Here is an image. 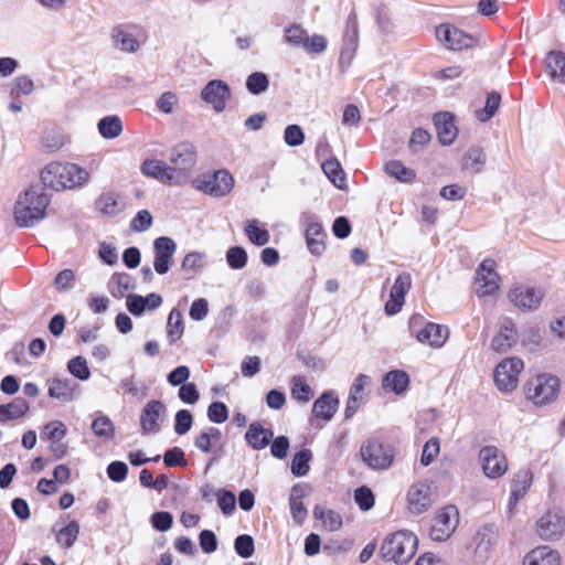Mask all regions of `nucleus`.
I'll use <instances>...</instances> for the list:
<instances>
[{
    "label": "nucleus",
    "instance_id": "f8f14e48",
    "mask_svg": "<svg viewBox=\"0 0 565 565\" xmlns=\"http://www.w3.org/2000/svg\"><path fill=\"white\" fill-rule=\"evenodd\" d=\"M170 167L174 168L177 180L181 172L189 171L196 162L195 147L189 141H182L170 150Z\"/></svg>",
    "mask_w": 565,
    "mask_h": 565
},
{
    "label": "nucleus",
    "instance_id": "9b49d317",
    "mask_svg": "<svg viewBox=\"0 0 565 565\" xmlns=\"http://www.w3.org/2000/svg\"><path fill=\"white\" fill-rule=\"evenodd\" d=\"M437 39L450 50H463L473 47L477 40L449 24H440L436 29Z\"/></svg>",
    "mask_w": 565,
    "mask_h": 565
},
{
    "label": "nucleus",
    "instance_id": "680f3d73",
    "mask_svg": "<svg viewBox=\"0 0 565 565\" xmlns=\"http://www.w3.org/2000/svg\"><path fill=\"white\" fill-rule=\"evenodd\" d=\"M207 417L215 424H222L228 418L227 406L223 402H213L207 408Z\"/></svg>",
    "mask_w": 565,
    "mask_h": 565
},
{
    "label": "nucleus",
    "instance_id": "49530a36",
    "mask_svg": "<svg viewBox=\"0 0 565 565\" xmlns=\"http://www.w3.org/2000/svg\"><path fill=\"white\" fill-rule=\"evenodd\" d=\"M312 459L310 449H302L298 451L291 461V472L296 477H303L309 472V461Z\"/></svg>",
    "mask_w": 565,
    "mask_h": 565
},
{
    "label": "nucleus",
    "instance_id": "0eeeda50",
    "mask_svg": "<svg viewBox=\"0 0 565 565\" xmlns=\"http://www.w3.org/2000/svg\"><path fill=\"white\" fill-rule=\"evenodd\" d=\"M459 522V513L455 505H448L437 512L433 520L430 537L444 542L454 533Z\"/></svg>",
    "mask_w": 565,
    "mask_h": 565
},
{
    "label": "nucleus",
    "instance_id": "4d7b16f0",
    "mask_svg": "<svg viewBox=\"0 0 565 565\" xmlns=\"http://www.w3.org/2000/svg\"><path fill=\"white\" fill-rule=\"evenodd\" d=\"M284 140L289 147H298L305 141V132L299 125H289L285 128Z\"/></svg>",
    "mask_w": 565,
    "mask_h": 565
},
{
    "label": "nucleus",
    "instance_id": "f03ea898",
    "mask_svg": "<svg viewBox=\"0 0 565 565\" xmlns=\"http://www.w3.org/2000/svg\"><path fill=\"white\" fill-rule=\"evenodd\" d=\"M40 178L45 188L60 191L84 185L89 173L75 163L52 162L41 171Z\"/></svg>",
    "mask_w": 565,
    "mask_h": 565
},
{
    "label": "nucleus",
    "instance_id": "a18cd8bd",
    "mask_svg": "<svg viewBox=\"0 0 565 565\" xmlns=\"http://www.w3.org/2000/svg\"><path fill=\"white\" fill-rule=\"evenodd\" d=\"M79 534V524L77 521H71L66 526L62 527L56 534V542L65 547L70 548L74 545Z\"/></svg>",
    "mask_w": 565,
    "mask_h": 565
},
{
    "label": "nucleus",
    "instance_id": "f3484780",
    "mask_svg": "<svg viewBox=\"0 0 565 565\" xmlns=\"http://www.w3.org/2000/svg\"><path fill=\"white\" fill-rule=\"evenodd\" d=\"M166 413V406L162 402L152 399L148 402L140 414V427L143 435L157 434L161 426L159 419Z\"/></svg>",
    "mask_w": 565,
    "mask_h": 565
},
{
    "label": "nucleus",
    "instance_id": "8fccbe9b",
    "mask_svg": "<svg viewBox=\"0 0 565 565\" xmlns=\"http://www.w3.org/2000/svg\"><path fill=\"white\" fill-rule=\"evenodd\" d=\"M533 475L527 469H522L514 475L511 491L524 497L532 483Z\"/></svg>",
    "mask_w": 565,
    "mask_h": 565
},
{
    "label": "nucleus",
    "instance_id": "3c124183",
    "mask_svg": "<svg viewBox=\"0 0 565 565\" xmlns=\"http://www.w3.org/2000/svg\"><path fill=\"white\" fill-rule=\"evenodd\" d=\"M247 253L241 246L230 247L226 252V262L232 269H242L247 264Z\"/></svg>",
    "mask_w": 565,
    "mask_h": 565
},
{
    "label": "nucleus",
    "instance_id": "a19ab883",
    "mask_svg": "<svg viewBox=\"0 0 565 565\" xmlns=\"http://www.w3.org/2000/svg\"><path fill=\"white\" fill-rule=\"evenodd\" d=\"M385 172L401 182H413L416 173L413 169L405 167L399 160H391L385 164Z\"/></svg>",
    "mask_w": 565,
    "mask_h": 565
},
{
    "label": "nucleus",
    "instance_id": "09e8293b",
    "mask_svg": "<svg viewBox=\"0 0 565 565\" xmlns=\"http://www.w3.org/2000/svg\"><path fill=\"white\" fill-rule=\"evenodd\" d=\"M269 86V78L263 72H254L246 79V87L253 95H259Z\"/></svg>",
    "mask_w": 565,
    "mask_h": 565
},
{
    "label": "nucleus",
    "instance_id": "7ed1b4c3",
    "mask_svg": "<svg viewBox=\"0 0 565 565\" xmlns=\"http://www.w3.org/2000/svg\"><path fill=\"white\" fill-rule=\"evenodd\" d=\"M417 546L418 539L413 532L399 530L384 539L380 553L385 561L404 565L413 558Z\"/></svg>",
    "mask_w": 565,
    "mask_h": 565
},
{
    "label": "nucleus",
    "instance_id": "c9c22d12",
    "mask_svg": "<svg viewBox=\"0 0 565 565\" xmlns=\"http://www.w3.org/2000/svg\"><path fill=\"white\" fill-rule=\"evenodd\" d=\"M184 332L183 317L178 308H173L168 317L167 322V339L170 344L175 343L181 339Z\"/></svg>",
    "mask_w": 565,
    "mask_h": 565
},
{
    "label": "nucleus",
    "instance_id": "dca6fc26",
    "mask_svg": "<svg viewBox=\"0 0 565 565\" xmlns=\"http://www.w3.org/2000/svg\"><path fill=\"white\" fill-rule=\"evenodd\" d=\"M536 531L542 540H557L565 531V521L559 513L548 511L537 520Z\"/></svg>",
    "mask_w": 565,
    "mask_h": 565
},
{
    "label": "nucleus",
    "instance_id": "2eb2a0df",
    "mask_svg": "<svg viewBox=\"0 0 565 565\" xmlns=\"http://www.w3.org/2000/svg\"><path fill=\"white\" fill-rule=\"evenodd\" d=\"M412 287V277L408 273L399 274L391 289L390 299L385 303V312L394 316L402 310L404 298Z\"/></svg>",
    "mask_w": 565,
    "mask_h": 565
},
{
    "label": "nucleus",
    "instance_id": "e2e57ef3",
    "mask_svg": "<svg viewBox=\"0 0 565 565\" xmlns=\"http://www.w3.org/2000/svg\"><path fill=\"white\" fill-rule=\"evenodd\" d=\"M66 427L60 420H52L44 426L43 437L49 440H61L66 435Z\"/></svg>",
    "mask_w": 565,
    "mask_h": 565
},
{
    "label": "nucleus",
    "instance_id": "5fc2aeb1",
    "mask_svg": "<svg viewBox=\"0 0 565 565\" xmlns=\"http://www.w3.org/2000/svg\"><path fill=\"white\" fill-rule=\"evenodd\" d=\"M67 369L72 375L81 381H86L90 376V371L87 366V362L83 356H75L70 360Z\"/></svg>",
    "mask_w": 565,
    "mask_h": 565
},
{
    "label": "nucleus",
    "instance_id": "c03bdc74",
    "mask_svg": "<svg viewBox=\"0 0 565 565\" xmlns=\"http://www.w3.org/2000/svg\"><path fill=\"white\" fill-rule=\"evenodd\" d=\"M258 223V220L248 221L244 231L254 245L264 246L269 242L270 234L266 228H260Z\"/></svg>",
    "mask_w": 565,
    "mask_h": 565
},
{
    "label": "nucleus",
    "instance_id": "4be33fe9",
    "mask_svg": "<svg viewBox=\"0 0 565 565\" xmlns=\"http://www.w3.org/2000/svg\"><path fill=\"white\" fill-rule=\"evenodd\" d=\"M518 341V332L514 322L505 319L501 324L499 332L491 341V349L498 353L509 351Z\"/></svg>",
    "mask_w": 565,
    "mask_h": 565
},
{
    "label": "nucleus",
    "instance_id": "774afa93",
    "mask_svg": "<svg viewBox=\"0 0 565 565\" xmlns=\"http://www.w3.org/2000/svg\"><path fill=\"white\" fill-rule=\"evenodd\" d=\"M75 274L72 269H63L60 271L55 279L54 286L60 291H67L74 287Z\"/></svg>",
    "mask_w": 565,
    "mask_h": 565
},
{
    "label": "nucleus",
    "instance_id": "b1692460",
    "mask_svg": "<svg viewBox=\"0 0 565 565\" xmlns=\"http://www.w3.org/2000/svg\"><path fill=\"white\" fill-rule=\"evenodd\" d=\"M434 124L437 130V137L444 146L451 145L458 134L454 122V116L449 111L438 113L434 116Z\"/></svg>",
    "mask_w": 565,
    "mask_h": 565
},
{
    "label": "nucleus",
    "instance_id": "603ef678",
    "mask_svg": "<svg viewBox=\"0 0 565 565\" xmlns=\"http://www.w3.org/2000/svg\"><path fill=\"white\" fill-rule=\"evenodd\" d=\"M291 395L295 399L307 403L311 398L312 390L305 383L303 377L294 376L291 380Z\"/></svg>",
    "mask_w": 565,
    "mask_h": 565
},
{
    "label": "nucleus",
    "instance_id": "c85d7f7f",
    "mask_svg": "<svg viewBox=\"0 0 565 565\" xmlns=\"http://www.w3.org/2000/svg\"><path fill=\"white\" fill-rule=\"evenodd\" d=\"M273 437V430L264 428L258 422H253L245 434L246 443L254 450H262L266 448L270 444Z\"/></svg>",
    "mask_w": 565,
    "mask_h": 565
},
{
    "label": "nucleus",
    "instance_id": "e433bc0d",
    "mask_svg": "<svg viewBox=\"0 0 565 565\" xmlns=\"http://www.w3.org/2000/svg\"><path fill=\"white\" fill-rule=\"evenodd\" d=\"M408 384V374L401 370L390 371L383 379V387L391 388L395 394L404 393Z\"/></svg>",
    "mask_w": 565,
    "mask_h": 565
},
{
    "label": "nucleus",
    "instance_id": "4c0bfd02",
    "mask_svg": "<svg viewBox=\"0 0 565 565\" xmlns=\"http://www.w3.org/2000/svg\"><path fill=\"white\" fill-rule=\"evenodd\" d=\"M487 157L482 148H469L462 157V168L479 173L486 164Z\"/></svg>",
    "mask_w": 565,
    "mask_h": 565
},
{
    "label": "nucleus",
    "instance_id": "f704fd0d",
    "mask_svg": "<svg viewBox=\"0 0 565 565\" xmlns=\"http://www.w3.org/2000/svg\"><path fill=\"white\" fill-rule=\"evenodd\" d=\"M321 169L327 178L338 188L345 186V173L337 158H330L321 163Z\"/></svg>",
    "mask_w": 565,
    "mask_h": 565
},
{
    "label": "nucleus",
    "instance_id": "ea45409f",
    "mask_svg": "<svg viewBox=\"0 0 565 565\" xmlns=\"http://www.w3.org/2000/svg\"><path fill=\"white\" fill-rule=\"evenodd\" d=\"M313 516L317 520H321L324 529L329 531H338L342 526L341 515L333 510H324L322 507L316 505Z\"/></svg>",
    "mask_w": 565,
    "mask_h": 565
},
{
    "label": "nucleus",
    "instance_id": "58836bf2",
    "mask_svg": "<svg viewBox=\"0 0 565 565\" xmlns=\"http://www.w3.org/2000/svg\"><path fill=\"white\" fill-rule=\"evenodd\" d=\"M92 430L98 438L111 440L115 436V425L113 420L102 413H97L92 423Z\"/></svg>",
    "mask_w": 565,
    "mask_h": 565
},
{
    "label": "nucleus",
    "instance_id": "2f4dec72",
    "mask_svg": "<svg viewBox=\"0 0 565 565\" xmlns=\"http://www.w3.org/2000/svg\"><path fill=\"white\" fill-rule=\"evenodd\" d=\"M523 565H561V556L548 546H539L525 555Z\"/></svg>",
    "mask_w": 565,
    "mask_h": 565
},
{
    "label": "nucleus",
    "instance_id": "7c9ffc66",
    "mask_svg": "<svg viewBox=\"0 0 565 565\" xmlns=\"http://www.w3.org/2000/svg\"><path fill=\"white\" fill-rule=\"evenodd\" d=\"M307 489L306 484H296L291 488L289 495L290 512L295 523L298 525H301L308 516V511L302 503Z\"/></svg>",
    "mask_w": 565,
    "mask_h": 565
},
{
    "label": "nucleus",
    "instance_id": "37998d69",
    "mask_svg": "<svg viewBox=\"0 0 565 565\" xmlns=\"http://www.w3.org/2000/svg\"><path fill=\"white\" fill-rule=\"evenodd\" d=\"M111 38L115 46L119 47L124 52L132 53L139 47V42L119 26L113 30Z\"/></svg>",
    "mask_w": 565,
    "mask_h": 565
},
{
    "label": "nucleus",
    "instance_id": "cd10ccee",
    "mask_svg": "<svg viewBox=\"0 0 565 565\" xmlns=\"http://www.w3.org/2000/svg\"><path fill=\"white\" fill-rule=\"evenodd\" d=\"M306 243L310 253L321 256L326 249L327 233L318 222H311L306 227Z\"/></svg>",
    "mask_w": 565,
    "mask_h": 565
},
{
    "label": "nucleus",
    "instance_id": "423d86ee",
    "mask_svg": "<svg viewBox=\"0 0 565 565\" xmlns=\"http://www.w3.org/2000/svg\"><path fill=\"white\" fill-rule=\"evenodd\" d=\"M523 367V361L519 358H508L501 361L494 370L497 387L502 392H512L518 385V376Z\"/></svg>",
    "mask_w": 565,
    "mask_h": 565
},
{
    "label": "nucleus",
    "instance_id": "4468645a",
    "mask_svg": "<svg viewBox=\"0 0 565 565\" xmlns=\"http://www.w3.org/2000/svg\"><path fill=\"white\" fill-rule=\"evenodd\" d=\"M177 250L175 242L168 236H160L153 242V268L157 274L164 275L170 269V264Z\"/></svg>",
    "mask_w": 565,
    "mask_h": 565
},
{
    "label": "nucleus",
    "instance_id": "6ab92c4d",
    "mask_svg": "<svg viewBox=\"0 0 565 565\" xmlns=\"http://www.w3.org/2000/svg\"><path fill=\"white\" fill-rule=\"evenodd\" d=\"M494 260H483L477 270V292L480 297L494 294L499 289L498 275L494 271Z\"/></svg>",
    "mask_w": 565,
    "mask_h": 565
},
{
    "label": "nucleus",
    "instance_id": "393cba45",
    "mask_svg": "<svg viewBox=\"0 0 565 565\" xmlns=\"http://www.w3.org/2000/svg\"><path fill=\"white\" fill-rule=\"evenodd\" d=\"M358 47V19L354 12L350 13L347 19V28L343 36V45L341 49L340 61L350 62Z\"/></svg>",
    "mask_w": 565,
    "mask_h": 565
},
{
    "label": "nucleus",
    "instance_id": "ddd939ff",
    "mask_svg": "<svg viewBox=\"0 0 565 565\" xmlns=\"http://www.w3.org/2000/svg\"><path fill=\"white\" fill-rule=\"evenodd\" d=\"M201 98L212 105L216 113H222L231 98L230 86L222 79H212L202 89Z\"/></svg>",
    "mask_w": 565,
    "mask_h": 565
},
{
    "label": "nucleus",
    "instance_id": "0e129e2a",
    "mask_svg": "<svg viewBox=\"0 0 565 565\" xmlns=\"http://www.w3.org/2000/svg\"><path fill=\"white\" fill-rule=\"evenodd\" d=\"M440 445L437 438H430L423 448L420 462L423 466L430 465L434 459L438 456Z\"/></svg>",
    "mask_w": 565,
    "mask_h": 565
},
{
    "label": "nucleus",
    "instance_id": "bb28decb",
    "mask_svg": "<svg viewBox=\"0 0 565 565\" xmlns=\"http://www.w3.org/2000/svg\"><path fill=\"white\" fill-rule=\"evenodd\" d=\"M96 210L104 216L114 217L125 210V203L115 191L102 193L95 202Z\"/></svg>",
    "mask_w": 565,
    "mask_h": 565
},
{
    "label": "nucleus",
    "instance_id": "c756f323",
    "mask_svg": "<svg viewBox=\"0 0 565 565\" xmlns=\"http://www.w3.org/2000/svg\"><path fill=\"white\" fill-rule=\"evenodd\" d=\"M339 406V398L332 392H324L317 398L312 406V414L317 418L329 422L334 416Z\"/></svg>",
    "mask_w": 565,
    "mask_h": 565
},
{
    "label": "nucleus",
    "instance_id": "aec40b11",
    "mask_svg": "<svg viewBox=\"0 0 565 565\" xmlns=\"http://www.w3.org/2000/svg\"><path fill=\"white\" fill-rule=\"evenodd\" d=\"M174 168L166 162L157 159H147L141 164L142 174L153 178L166 184L178 183L177 175H174Z\"/></svg>",
    "mask_w": 565,
    "mask_h": 565
},
{
    "label": "nucleus",
    "instance_id": "79ce46f5",
    "mask_svg": "<svg viewBox=\"0 0 565 565\" xmlns=\"http://www.w3.org/2000/svg\"><path fill=\"white\" fill-rule=\"evenodd\" d=\"M98 130L104 138L114 139L122 131V124L118 116H106L98 122Z\"/></svg>",
    "mask_w": 565,
    "mask_h": 565
},
{
    "label": "nucleus",
    "instance_id": "5701e85b",
    "mask_svg": "<svg viewBox=\"0 0 565 565\" xmlns=\"http://www.w3.org/2000/svg\"><path fill=\"white\" fill-rule=\"evenodd\" d=\"M429 486L417 483L409 488L407 493L408 509L413 514H420L431 505Z\"/></svg>",
    "mask_w": 565,
    "mask_h": 565
},
{
    "label": "nucleus",
    "instance_id": "72a5a7b5",
    "mask_svg": "<svg viewBox=\"0 0 565 565\" xmlns=\"http://www.w3.org/2000/svg\"><path fill=\"white\" fill-rule=\"evenodd\" d=\"M545 67L553 79L565 84V54L561 51H551L545 58Z\"/></svg>",
    "mask_w": 565,
    "mask_h": 565
},
{
    "label": "nucleus",
    "instance_id": "20e7f679",
    "mask_svg": "<svg viewBox=\"0 0 565 565\" xmlns=\"http://www.w3.org/2000/svg\"><path fill=\"white\" fill-rule=\"evenodd\" d=\"M360 452L363 462L373 470L388 469L395 458V450L390 444L374 438L364 441Z\"/></svg>",
    "mask_w": 565,
    "mask_h": 565
},
{
    "label": "nucleus",
    "instance_id": "a211bd4d",
    "mask_svg": "<svg viewBox=\"0 0 565 565\" xmlns=\"http://www.w3.org/2000/svg\"><path fill=\"white\" fill-rule=\"evenodd\" d=\"M498 531L493 525H483L475 537V557L478 562H484L489 558L492 547L498 542Z\"/></svg>",
    "mask_w": 565,
    "mask_h": 565
},
{
    "label": "nucleus",
    "instance_id": "864d4df0",
    "mask_svg": "<svg viewBox=\"0 0 565 565\" xmlns=\"http://www.w3.org/2000/svg\"><path fill=\"white\" fill-rule=\"evenodd\" d=\"M234 550L243 558H249L255 551L254 540L248 534H241L234 541Z\"/></svg>",
    "mask_w": 565,
    "mask_h": 565
},
{
    "label": "nucleus",
    "instance_id": "f257e3e1",
    "mask_svg": "<svg viewBox=\"0 0 565 565\" xmlns=\"http://www.w3.org/2000/svg\"><path fill=\"white\" fill-rule=\"evenodd\" d=\"M50 196L44 189L32 185L20 194L14 206V218L21 227H32L45 217Z\"/></svg>",
    "mask_w": 565,
    "mask_h": 565
},
{
    "label": "nucleus",
    "instance_id": "1a4fd4ad",
    "mask_svg": "<svg viewBox=\"0 0 565 565\" xmlns=\"http://www.w3.org/2000/svg\"><path fill=\"white\" fill-rule=\"evenodd\" d=\"M508 297L516 308L533 311L540 307L544 291L541 288L516 285L510 289Z\"/></svg>",
    "mask_w": 565,
    "mask_h": 565
},
{
    "label": "nucleus",
    "instance_id": "6e6552de",
    "mask_svg": "<svg viewBox=\"0 0 565 565\" xmlns=\"http://www.w3.org/2000/svg\"><path fill=\"white\" fill-rule=\"evenodd\" d=\"M483 473L490 479L502 477L508 470L505 455L495 446H484L479 450Z\"/></svg>",
    "mask_w": 565,
    "mask_h": 565
},
{
    "label": "nucleus",
    "instance_id": "6e6d98bb",
    "mask_svg": "<svg viewBox=\"0 0 565 565\" xmlns=\"http://www.w3.org/2000/svg\"><path fill=\"white\" fill-rule=\"evenodd\" d=\"M306 38V31L298 24L285 29V42L292 46L303 47Z\"/></svg>",
    "mask_w": 565,
    "mask_h": 565
},
{
    "label": "nucleus",
    "instance_id": "39448f33",
    "mask_svg": "<svg viewBox=\"0 0 565 565\" xmlns=\"http://www.w3.org/2000/svg\"><path fill=\"white\" fill-rule=\"evenodd\" d=\"M559 393V380L551 374H540L527 382L525 394L535 405L554 402Z\"/></svg>",
    "mask_w": 565,
    "mask_h": 565
},
{
    "label": "nucleus",
    "instance_id": "13d9d810",
    "mask_svg": "<svg viewBox=\"0 0 565 565\" xmlns=\"http://www.w3.org/2000/svg\"><path fill=\"white\" fill-rule=\"evenodd\" d=\"M217 504L225 515H230L236 507V498L233 492L221 489L216 492Z\"/></svg>",
    "mask_w": 565,
    "mask_h": 565
},
{
    "label": "nucleus",
    "instance_id": "9d476101",
    "mask_svg": "<svg viewBox=\"0 0 565 565\" xmlns=\"http://www.w3.org/2000/svg\"><path fill=\"white\" fill-rule=\"evenodd\" d=\"M234 186V178L227 170H217L200 181L199 189L214 198L228 194Z\"/></svg>",
    "mask_w": 565,
    "mask_h": 565
},
{
    "label": "nucleus",
    "instance_id": "bf43d9fd",
    "mask_svg": "<svg viewBox=\"0 0 565 565\" xmlns=\"http://www.w3.org/2000/svg\"><path fill=\"white\" fill-rule=\"evenodd\" d=\"M150 523L154 530L166 532L171 529L173 516L167 511L154 512L150 518Z\"/></svg>",
    "mask_w": 565,
    "mask_h": 565
},
{
    "label": "nucleus",
    "instance_id": "69168bd1",
    "mask_svg": "<svg viewBox=\"0 0 565 565\" xmlns=\"http://www.w3.org/2000/svg\"><path fill=\"white\" fill-rule=\"evenodd\" d=\"M163 462L168 467H185L188 465L184 451L179 447L167 450L163 455Z\"/></svg>",
    "mask_w": 565,
    "mask_h": 565
},
{
    "label": "nucleus",
    "instance_id": "473e14b6",
    "mask_svg": "<svg viewBox=\"0 0 565 565\" xmlns=\"http://www.w3.org/2000/svg\"><path fill=\"white\" fill-rule=\"evenodd\" d=\"M29 409V402L22 397H17L9 404L0 405V423L20 418L25 415Z\"/></svg>",
    "mask_w": 565,
    "mask_h": 565
},
{
    "label": "nucleus",
    "instance_id": "338daca9",
    "mask_svg": "<svg viewBox=\"0 0 565 565\" xmlns=\"http://www.w3.org/2000/svg\"><path fill=\"white\" fill-rule=\"evenodd\" d=\"M152 225V215L148 210H140L130 222L131 230L145 232Z\"/></svg>",
    "mask_w": 565,
    "mask_h": 565
},
{
    "label": "nucleus",
    "instance_id": "052dcab7",
    "mask_svg": "<svg viewBox=\"0 0 565 565\" xmlns=\"http://www.w3.org/2000/svg\"><path fill=\"white\" fill-rule=\"evenodd\" d=\"M193 423V416L190 411L188 409H180L175 414V422H174V431L178 435H184L186 434Z\"/></svg>",
    "mask_w": 565,
    "mask_h": 565
},
{
    "label": "nucleus",
    "instance_id": "de8ad7c7",
    "mask_svg": "<svg viewBox=\"0 0 565 565\" xmlns=\"http://www.w3.org/2000/svg\"><path fill=\"white\" fill-rule=\"evenodd\" d=\"M500 103L501 96L499 93H489L487 96L484 108L476 111L477 118L482 122L490 120L499 109Z\"/></svg>",
    "mask_w": 565,
    "mask_h": 565
},
{
    "label": "nucleus",
    "instance_id": "a878e982",
    "mask_svg": "<svg viewBox=\"0 0 565 565\" xmlns=\"http://www.w3.org/2000/svg\"><path fill=\"white\" fill-rule=\"evenodd\" d=\"M448 328L433 322L426 323L424 329L416 332V339L424 344L440 348L448 338Z\"/></svg>",
    "mask_w": 565,
    "mask_h": 565
},
{
    "label": "nucleus",
    "instance_id": "412c9836",
    "mask_svg": "<svg viewBox=\"0 0 565 565\" xmlns=\"http://www.w3.org/2000/svg\"><path fill=\"white\" fill-rule=\"evenodd\" d=\"M49 396L61 402H71L77 395V383L67 377H54L47 381Z\"/></svg>",
    "mask_w": 565,
    "mask_h": 565
}]
</instances>
